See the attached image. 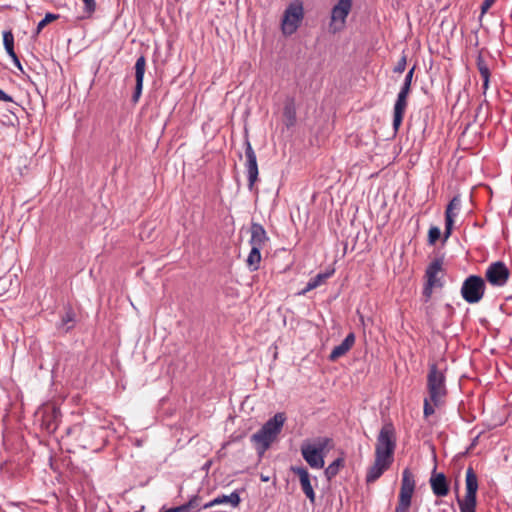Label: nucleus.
I'll return each instance as SVG.
<instances>
[{
	"instance_id": "obj_43",
	"label": "nucleus",
	"mask_w": 512,
	"mask_h": 512,
	"mask_svg": "<svg viewBox=\"0 0 512 512\" xmlns=\"http://www.w3.org/2000/svg\"><path fill=\"white\" fill-rule=\"evenodd\" d=\"M492 5H493L492 2H490L488 0H484L481 4V15L485 14Z\"/></svg>"
},
{
	"instance_id": "obj_21",
	"label": "nucleus",
	"mask_w": 512,
	"mask_h": 512,
	"mask_svg": "<svg viewBox=\"0 0 512 512\" xmlns=\"http://www.w3.org/2000/svg\"><path fill=\"white\" fill-rule=\"evenodd\" d=\"M3 45L6 53L10 56L13 64H21V59L15 52L14 35L11 30L3 32Z\"/></svg>"
},
{
	"instance_id": "obj_11",
	"label": "nucleus",
	"mask_w": 512,
	"mask_h": 512,
	"mask_svg": "<svg viewBox=\"0 0 512 512\" xmlns=\"http://www.w3.org/2000/svg\"><path fill=\"white\" fill-rule=\"evenodd\" d=\"M290 471L299 477L301 489L311 503L315 502L316 495L311 484V476L304 466H291Z\"/></svg>"
},
{
	"instance_id": "obj_46",
	"label": "nucleus",
	"mask_w": 512,
	"mask_h": 512,
	"mask_svg": "<svg viewBox=\"0 0 512 512\" xmlns=\"http://www.w3.org/2000/svg\"><path fill=\"white\" fill-rule=\"evenodd\" d=\"M135 64H146V59H145V57H144V56H140V57L136 60Z\"/></svg>"
},
{
	"instance_id": "obj_44",
	"label": "nucleus",
	"mask_w": 512,
	"mask_h": 512,
	"mask_svg": "<svg viewBox=\"0 0 512 512\" xmlns=\"http://www.w3.org/2000/svg\"><path fill=\"white\" fill-rule=\"evenodd\" d=\"M160 512H186V510H185L184 505H180V506H176V507H171L166 510H161Z\"/></svg>"
},
{
	"instance_id": "obj_29",
	"label": "nucleus",
	"mask_w": 512,
	"mask_h": 512,
	"mask_svg": "<svg viewBox=\"0 0 512 512\" xmlns=\"http://www.w3.org/2000/svg\"><path fill=\"white\" fill-rule=\"evenodd\" d=\"M59 18H60L59 14H54V13H50V12L46 13L45 17L37 25V28L35 31V36H37L45 26H47L48 24L52 23L53 21H55Z\"/></svg>"
},
{
	"instance_id": "obj_42",
	"label": "nucleus",
	"mask_w": 512,
	"mask_h": 512,
	"mask_svg": "<svg viewBox=\"0 0 512 512\" xmlns=\"http://www.w3.org/2000/svg\"><path fill=\"white\" fill-rule=\"evenodd\" d=\"M79 431L81 433L87 434L88 430L84 429L81 425H74L71 428H68L67 433L70 434L71 432Z\"/></svg>"
},
{
	"instance_id": "obj_25",
	"label": "nucleus",
	"mask_w": 512,
	"mask_h": 512,
	"mask_svg": "<svg viewBox=\"0 0 512 512\" xmlns=\"http://www.w3.org/2000/svg\"><path fill=\"white\" fill-rule=\"evenodd\" d=\"M389 468L374 461V464L370 466L366 473V483H374L378 480L383 473Z\"/></svg>"
},
{
	"instance_id": "obj_49",
	"label": "nucleus",
	"mask_w": 512,
	"mask_h": 512,
	"mask_svg": "<svg viewBox=\"0 0 512 512\" xmlns=\"http://www.w3.org/2000/svg\"><path fill=\"white\" fill-rule=\"evenodd\" d=\"M261 480H262L263 482H267V481H269V477L264 476V475H261Z\"/></svg>"
},
{
	"instance_id": "obj_8",
	"label": "nucleus",
	"mask_w": 512,
	"mask_h": 512,
	"mask_svg": "<svg viewBox=\"0 0 512 512\" xmlns=\"http://www.w3.org/2000/svg\"><path fill=\"white\" fill-rule=\"evenodd\" d=\"M509 277L510 270L503 261L492 262L485 271V280L495 287H503Z\"/></svg>"
},
{
	"instance_id": "obj_16",
	"label": "nucleus",
	"mask_w": 512,
	"mask_h": 512,
	"mask_svg": "<svg viewBox=\"0 0 512 512\" xmlns=\"http://www.w3.org/2000/svg\"><path fill=\"white\" fill-rule=\"evenodd\" d=\"M354 343L355 335L351 332L345 337L341 344L333 348L329 355V360L336 361L338 358L345 355L353 347Z\"/></svg>"
},
{
	"instance_id": "obj_3",
	"label": "nucleus",
	"mask_w": 512,
	"mask_h": 512,
	"mask_svg": "<svg viewBox=\"0 0 512 512\" xmlns=\"http://www.w3.org/2000/svg\"><path fill=\"white\" fill-rule=\"evenodd\" d=\"M427 389L431 402H433L436 407L441 406L443 398L447 395L446 377L444 373L438 369L436 363L429 365Z\"/></svg>"
},
{
	"instance_id": "obj_15",
	"label": "nucleus",
	"mask_w": 512,
	"mask_h": 512,
	"mask_svg": "<svg viewBox=\"0 0 512 512\" xmlns=\"http://www.w3.org/2000/svg\"><path fill=\"white\" fill-rule=\"evenodd\" d=\"M241 502L240 494L238 491H233L230 495H220L211 500L210 502L204 504L203 509H208L211 507H214L216 505L221 504H229L233 508H236L239 506Z\"/></svg>"
},
{
	"instance_id": "obj_45",
	"label": "nucleus",
	"mask_w": 512,
	"mask_h": 512,
	"mask_svg": "<svg viewBox=\"0 0 512 512\" xmlns=\"http://www.w3.org/2000/svg\"><path fill=\"white\" fill-rule=\"evenodd\" d=\"M406 69V66H395L394 72L395 73H403Z\"/></svg>"
},
{
	"instance_id": "obj_37",
	"label": "nucleus",
	"mask_w": 512,
	"mask_h": 512,
	"mask_svg": "<svg viewBox=\"0 0 512 512\" xmlns=\"http://www.w3.org/2000/svg\"><path fill=\"white\" fill-rule=\"evenodd\" d=\"M200 497L198 495L193 496L187 503L183 504L186 512H191L193 509L199 506Z\"/></svg>"
},
{
	"instance_id": "obj_10",
	"label": "nucleus",
	"mask_w": 512,
	"mask_h": 512,
	"mask_svg": "<svg viewBox=\"0 0 512 512\" xmlns=\"http://www.w3.org/2000/svg\"><path fill=\"white\" fill-rule=\"evenodd\" d=\"M375 448L385 451H395L396 448V431L392 422H386L377 437Z\"/></svg>"
},
{
	"instance_id": "obj_7",
	"label": "nucleus",
	"mask_w": 512,
	"mask_h": 512,
	"mask_svg": "<svg viewBox=\"0 0 512 512\" xmlns=\"http://www.w3.org/2000/svg\"><path fill=\"white\" fill-rule=\"evenodd\" d=\"M485 280L478 275L468 276L461 287L463 299L470 304L478 303L485 293Z\"/></svg>"
},
{
	"instance_id": "obj_1",
	"label": "nucleus",
	"mask_w": 512,
	"mask_h": 512,
	"mask_svg": "<svg viewBox=\"0 0 512 512\" xmlns=\"http://www.w3.org/2000/svg\"><path fill=\"white\" fill-rule=\"evenodd\" d=\"M286 421L285 413L278 412L251 436V442L255 444L256 451L261 457L270 448L271 444L281 433Z\"/></svg>"
},
{
	"instance_id": "obj_35",
	"label": "nucleus",
	"mask_w": 512,
	"mask_h": 512,
	"mask_svg": "<svg viewBox=\"0 0 512 512\" xmlns=\"http://www.w3.org/2000/svg\"><path fill=\"white\" fill-rule=\"evenodd\" d=\"M453 226H454V218H452L451 216H448V217L445 216V230H444V234H443L444 242L451 236Z\"/></svg>"
},
{
	"instance_id": "obj_23",
	"label": "nucleus",
	"mask_w": 512,
	"mask_h": 512,
	"mask_svg": "<svg viewBox=\"0 0 512 512\" xmlns=\"http://www.w3.org/2000/svg\"><path fill=\"white\" fill-rule=\"evenodd\" d=\"M135 79H136V85H135V90H134V93L132 95V102L133 103H137L139 101V98L141 96V93H142V89H143V79H144V74H145V71H146V66H135Z\"/></svg>"
},
{
	"instance_id": "obj_32",
	"label": "nucleus",
	"mask_w": 512,
	"mask_h": 512,
	"mask_svg": "<svg viewBox=\"0 0 512 512\" xmlns=\"http://www.w3.org/2000/svg\"><path fill=\"white\" fill-rule=\"evenodd\" d=\"M75 322V314L72 310L66 311L61 319V326L66 328V331H69Z\"/></svg>"
},
{
	"instance_id": "obj_39",
	"label": "nucleus",
	"mask_w": 512,
	"mask_h": 512,
	"mask_svg": "<svg viewBox=\"0 0 512 512\" xmlns=\"http://www.w3.org/2000/svg\"><path fill=\"white\" fill-rule=\"evenodd\" d=\"M415 68H416V66H412V68L407 72L404 82H403L404 84L411 86Z\"/></svg>"
},
{
	"instance_id": "obj_24",
	"label": "nucleus",
	"mask_w": 512,
	"mask_h": 512,
	"mask_svg": "<svg viewBox=\"0 0 512 512\" xmlns=\"http://www.w3.org/2000/svg\"><path fill=\"white\" fill-rule=\"evenodd\" d=\"M333 272L334 270L324 273H318L316 276L312 277L308 281L306 287L299 294L304 295L307 292L317 288L318 286L323 284L333 274Z\"/></svg>"
},
{
	"instance_id": "obj_6",
	"label": "nucleus",
	"mask_w": 512,
	"mask_h": 512,
	"mask_svg": "<svg viewBox=\"0 0 512 512\" xmlns=\"http://www.w3.org/2000/svg\"><path fill=\"white\" fill-rule=\"evenodd\" d=\"M304 17L303 3L300 0L291 2L284 11L281 21L282 31L285 35H292L300 26Z\"/></svg>"
},
{
	"instance_id": "obj_19",
	"label": "nucleus",
	"mask_w": 512,
	"mask_h": 512,
	"mask_svg": "<svg viewBox=\"0 0 512 512\" xmlns=\"http://www.w3.org/2000/svg\"><path fill=\"white\" fill-rule=\"evenodd\" d=\"M40 71H34L33 66H15V68L23 75H25L29 81L37 85L42 83L46 75H42L45 72V66H37Z\"/></svg>"
},
{
	"instance_id": "obj_34",
	"label": "nucleus",
	"mask_w": 512,
	"mask_h": 512,
	"mask_svg": "<svg viewBox=\"0 0 512 512\" xmlns=\"http://www.w3.org/2000/svg\"><path fill=\"white\" fill-rule=\"evenodd\" d=\"M441 237V231L437 226H431L428 231V244L434 245Z\"/></svg>"
},
{
	"instance_id": "obj_20",
	"label": "nucleus",
	"mask_w": 512,
	"mask_h": 512,
	"mask_svg": "<svg viewBox=\"0 0 512 512\" xmlns=\"http://www.w3.org/2000/svg\"><path fill=\"white\" fill-rule=\"evenodd\" d=\"M406 107H407V98L397 96L396 102L394 104L393 124H392L393 129L395 131H398L399 127L402 124Z\"/></svg>"
},
{
	"instance_id": "obj_18",
	"label": "nucleus",
	"mask_w": 512,
	"mask_h": 512,
	"mask_svg": "<svg viewBox=\"0 0 512 512\" xmlns=\"http://www.w3.org/2000/svg\"><path fill=\"white\" fill-rule=\"evenodd\" d=\"M61 416V412L59 408L49 407L45 410L43 415L42 425L49 432H54L58 427V419Z\"/></svg>"
},
{
	"instance_id": "obj_27",
	"label": "nucleus",
	"mask_w": 512,
	"mask_h": 512,
	"mask_svg": "<svg viewBox=\"0 0 512 512\" xmlns=\"http://www.w3.org/2000/svg\"><path fill=\"white\" fill-rule=\"evenodd\" d=\"M393 460H394V452L393 451H385V450H380V448H375V462L390 468Z\"/></svg>"
},
{
	"instance_id": "obj_26",
	"label": "nucleus",
	"mask_w": 512,
	"mask_h": 512,
	"mask_svg": "<svg viewBox=\"0 0 512 512\" xmlns=\"http://www.w3.org/2000/svg\"><path fill=\"white\" fill-rule=\"evenodd\" d=\"M261 249V247L251 246L250 253L246 260V263L251 271H256L259 268L261 261Z\"/></svg>"
},
{
	"instance_id": "obj_2",
	"label": "nucleus",
	"mask_w": 512,
	"mask_h": 512,
	"mask_svg": "<svg viewBox=\"0 0 512 512\" xmlns=\"http://www.w3.org/2000/svg\"><path fill=\"white\" fill-rule=\"evenodd\" d=\"M332 439L329 437H318L313 443H303L301 454L311 468L321 469L324 467V451L332 446Z\"/></svg>"
},
{
	"instance_id": "obj_28",
	"label": "nucleus",
	"mask_w": 512,
	"mask_h": 512,
	"mask_svg": "<svg viewBox=\"0 0 512 512\" xmlns=\"http://www.w3.org/2000/svg\"><path fill=\"white\" fill-rule=\"evenodd\" d=\"M344 464L345 460L343 457L335 459L324 471L326 479L329 481L333 479L339 473L340 469L344 467Z\"/></svg>"
},
{
	"instance_id": "obj_17",
	"label": "nucleus",
	"mask_w": 512,
	"mask_h": 512,
	"mask_svg": "<svg viewBox=\"0 0 512 512\" xmlns=\"http://www.w3.org/2000/svg\"><path fill=\"white\" fill-rule=\"evenodd\" d=\"M352 1L353 0H338L337 4L334 5L331 11L332 21H341L344 23L351 10Z\"/></svg>"
},
{
	"instance_id": "obj_40",
	"label": "nucleus",
	"mask_w": 512,
	"mask_h": 512,
	"mask_svg": "<svg viewBox=\"0 0 512 512\" xmlns=\"http://www.w3.org/2000/svg\"><path fill=\"white\" fill-rule=\"evenodd\" d=\"M435 286H429V284H425V287L423 289V296L425 297V301L427 302L430 298H431V295H432V289L434 288Z\"/></svg>"
},
{
	"instance_id": "obj_47",
	"label": "nucleus",
	"mask_w": 512,
	"mask_h": 512,
	"mask_svg": "<svg viewBox=\"0 0 512 512\" xmlns=\"http://www.w3.org/2000/svg\"><path fill=\"white\" fill-rule=\"evenodd\" d=\"M397 64H407V58L403 55L397 62Z\"/></svg>"
},
{
	"instance_id": "obj_9",
	"label": "nucleus",
	"mask_w": 512,
	"mask_h": 512,
	"mask_svg": "<svg viewBox=\"0 0 512 512\" xmlns=\"http://www.w3.org/2000/svg\"><path fill=\"white\" fill-rule=\"evenodd\" d=\"M245 167L248 175V189L253 190L255 183L258 180L259 170L257 164L256 153L248 139L245 140Z\"/></svg>"
},
{
	"instance_id": "obj_4",
	"label": "nucleus",
	"mask_w": 512,
	"mask_h": 512,
	"mask_svg": "<svg viewBox=\"0 0 512 512\" xmlns=\"http://www.w3.org/2000/svg\"><path fill=\"white\" fill-rule=\"evenodd\" d=\"M465 484L466 494L464 498H461L458 494L456 496V500L459 505L460 511L476 512L478 479L472 467H469L466 471Z\"/></svg>"
},
{
	"instance_id": "obj_30",
	"label": "nucleus",
	"mask_w": 512,
	"mask_h": 512,
	"mask_svg": "<svg viewBox=\"0 0 512 512\" xmlns=\"http://www.w3.org/2000/svg\"><path fill=\"white\" fill-rule=\"evenodd\" d=\"M461 206V198L459 195H455L450 202L448 203L445 211V216H451L452 218L455 217L454 210H458Z\"/></svg>"
},
{
	"instance_id": "obj_41",
	"label": "nucleus",
	"mask_w": 512,
	"mask_h": 512,
	"mask_svg": "<svg viewBox=\"0 0 512 512\" xmlns=\"http://www.w3.org/2000/svg\"><path fill=\"white\" fill-rule=\"evenodd\" d=\"M0 101L14 102V99L11 95L7 94L4 90L0 89Z\"/></svg>"
},
{
	"instance_id": "obj_31",
	"label": "nucleus",
	"mask_w": 512,
	"mask_h": 512,
	"mask_svg": "<svg viewBox=\"0 0 512 512\" xmlns=\"http://www.w3.org/2000/svg\"><path fill=\"white\" fill-rule=\"evenodd\" d=\"M478 67H479V72L481 74V77L483 78L482 88H483V93L485 94L487 89L489 88L491 71L488 66H478Z\"/></svg>"
},
{
	"instance_id": "obj_48",
	"label": "nucleus",
	"mask_w": 512,
	"mask_h": 512,
	"mask_svg": "<svg viewBox=\"0 0 512 512\" xmlns=\"http://www.w3.org/2000/svg\"><path fill=\"white\" fill-rule=\"evenodd\" d=\"M482 62H483V60H482V54L480 53V54L478 55L477 65L482 64Z\"/></svg>"
},
{
	"instance_id": "obj_22",
	"label": "nucleus",
	"mask_w": 512,
	"mask_h": 512,
	"mask_svg": "<svg viewBox=\"0 0 512 512\" xmlns=\"http://www.w3.org/2000/svg\"><path fill=\"white\" fill-rule=\"evenodd\" d=\"M283 117L287 128L293 127L296 124V108L293 99H289L285 102Z\"/></svg>"
},
{
	"instance_id": "obj_5",
	"label": "nucleus",
	"mask_w": 512,
	"mask_h": 512,
	"mask_svg": "<svg viewBox=\"0 0 512 512\" xmlns=\"http://www.w3.org/2000/svg\"><path fill=\"white\" fill-rule=\"evenodd\" d=\"M415 478L409 468L402 472L401 487L398 496V503L394 512H408L412 503V496L415 491Z\"/></svg>"
},
{
	"instance_id": "obj_13",
	"label": "nucleus",
	"mask_w": 512,
	"mask_h": 512,
	"mask_svg": "<svg viewBox=\"0 0 512 512\" xmlns=\"http://www.w3.org/2000/svg\"><path fill=\"white\" fill-rule=\"evenodd\" d=\"M432 492L437 497H445L449 493V483L444 473H432L429 480Z\"/></svg>"
},
{
	"instance_id": "obj_38",
	"label": "nucleus",
	"mask_w": 512,
	"mask_h": 512,
	"mask_svg": "<svg viewBox=\"0 0 512 512\" xmlns=\"http://www.w3.org/2000/svg\"><path fill=\"white\" fill-rule=\"evenodd\" d=\"M410 90H411V86L403 83V85H402V87H401V89H400V91H399L397 96L398 97H403V98H408Z\"/></svg>"
},
{
	"instance_id": "obj_36",
	"label": "nucleus",
	"mask_w": 512,
	"mask_h": 512,
	"mask_svg": "<svg viewBox=\"0 0 512 512\" xmlns=\"http://www.w3.org/2000/svg\"><path fill=\"white\" fill-rule=\"evenodd\" d=\"M435 405L433 404V402H431L430 398L429 399H424V406H423V415L425 418H428L430 417L431 415L434 414L435 412Z\"/></svg>"
},
{
	"instance_id": "obj_33",
	"label": "nucleus",
	"mask_w": 512,
	"mask_h": 512,
	"mask_svg": "<svg viewBox=\"0 0 512 512\" xmlns=\"http://www.w3.org/2000/svg\"><path fill=\"white\" fill-rule=\"evenodd\" d=\"M84 3L83 12L85 18H90L96 11L97 4L95 0H82Z\"/></svg>"
},
{
	"instance_id": "obj_14",
	"label": "nucleus",
	"mask_w": 512,
	"mask_h": 512,
	"mask_svg": "<svg viewBox=\"0 0 512 512\" xmlns=\"http://www.w3.org/2000/svg\"><path fill=\"white\" fill-rule=\"evenodd\" d=\"M251 238L249 243L251 246L263 247L264 244L269 240L266 230L260 223L252 222L251 227Z\"/></svg>"
},
{
	"instance_id": "obj_12",
	"label": "nucleus",
	"mask_w": 512,
	"mask_h": 512,
	"mask_svg": "<svg viewBox=\"0 0 512 512\" xmlns=\"http://www.w3.org/2000/svg\"><path fill=\"white\" fill-rule=\"evenodd\" d=\"M444 262V257L435 258L427 267L425 276L427 278V284L429 286L442 287L443 282L441 277H438V274L442 272V266Z\"/></svg>"
}]
</instances>
